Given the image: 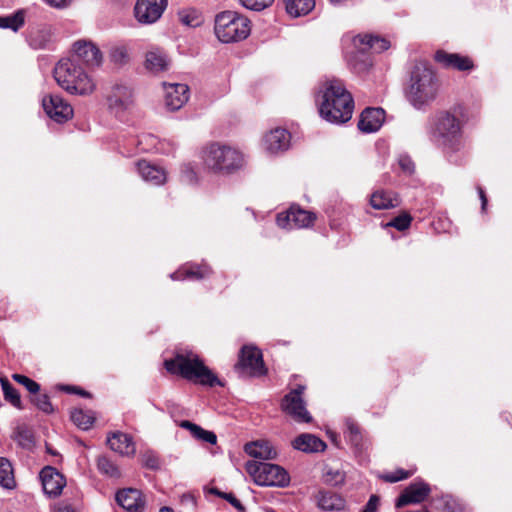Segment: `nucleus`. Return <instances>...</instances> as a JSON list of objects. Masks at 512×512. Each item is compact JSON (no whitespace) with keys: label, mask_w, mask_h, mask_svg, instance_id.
I'll return each mask as SVG.
<instances>
[{"label":"nucleus","mask_w":512,"mask_h":512,"mask_svg":"<svg viewBox=\"0 0 512 512\" xmlns=\"http://www.w3.org/2000/svg\"><path fill=\"white\" fill-rule=\"evenodd\" d=\"M319 114L332 124H344L352 118L354 99L342 81H325L316 96Z\"/></svg>","instance_id":"1"},{"label":"nucleus","mask_w":512,"mask_h":512,"mask_svg":"<svg viewBox=\"0 0 512 512\" xmlns=\"http://www.w3.org/2000/svg\"><path fill=\"white\" fill-rule=\"evenodd\" d=\"M439 89L440 83L434 71L424 64H417L411 71L405 96L415 109L422 110L436 100Z\"/></svg>","instance_id":"2"},{"label":"nucleus","mask_w":512,"mask_h":512,"mask_svg":"<svg viewBox=\"0 0 512 512\" xmlns=\"http://www.w3.org/2000/svg\"><path fill=\"white\" fill-rule=\"evenodd\" d=\"M164 366L171 374H177L181 377L205 386H222L223 384L217 376L204 365L199 356L191 351H179L172 359L165 360Z\"/></svg>","instance_id":"3"},{"label":"nucleus","mask_w":512,"mask_h":512,"mask_svg":"<svg viewBox=\"0 0 512 512\" xmlns=\"http://www.w3.org/2000/svg\"><path fill=\"white\" fill-rule=\"evenodd\" d=\"M54 78L58 85L70 94L85 96L96 88L93 79L75 59H61L54 68Z\"/></svg>","instance_id":"4"},{"label":"nucleus","mask_w":512,"mask_h":512,"mask_svg":"<svg viewBox=\"0 0 512 512\" xmlns=\"http://www.w3.org/2000/svg\"><path fill=\"white\" fill-rule=\"evenodd\" d=\"M430 137L446 153H454L464 147L461 122L449 112H440L435 116Z\"/></svg>","instance_id":"5"},{"label":"nucleus","mask_w":512,"mask_h":512,"mask_svg":"<svg viewBox=\"0 0 512 512\" xmlns=\"http://www.w3.org/2000/svg\"><path fill=\"white\" fill-rule=\"evenodd\" d=\"M204 167L213 173L231 174L244 164L243 154L236 148L220 143H211L202 151Z\"/></svg>","instance_id":"6"},{"label":"nucleus","mask_w":512,"mask_h":512,"mask_svg":"<svg viewBox=\"0 0 512 512\" xmlns=\"http://www.w3.org/2000/svg\"><path fill=\"white\" fill-rule=\"evenodd\" d=\"M214 31L223 43L242 41L250 34V20L235 11H223L215 17Z\"/></svg>","instance_id":"7"},{"label":"nucleus","mask_w":512,"mask_h":512,"mask_svg":"<svg viewBox=\"0 0 512 512\" xmlns=\"http://www.w3.org/2000/svg\"><path fill=\"white\" fill-rule=\"evenodd\" d=\"M246 470L259 486L286 487L290 483L287 471L277 464L248 461Z\"/></svg>","instance_id":"8"},{"label":"nucleus","mask_w":512,"mask_h":512,"mask_svg":"<svg viewBox=\"0 0 512 512\" xmlns=\"http://www.w3.org/2000/svg\"><path fill=\"white\" fill-rule=\"evenodd\" d=\"M109 110L118 118L130 112L134 106V92L131 86L125 83H116L107 95Z\"/></svg>","instance_id":"9"},{"label":"nucleus","mask_w":512,"mask_h":512,"mask_svg":"<svg viewBox=\"0 0 512 512\" xmlns=\"http://www.w3.org/2000/svg\"><path fill=\"white\" fill-rule=\"evenodd\" d=\"M304 391V385H298L295 389H292L282 399L281 408L296 422L310 423L312 416L306 409V402L303 399Z\"/></svg>","instance_id":"10"},{"label":"nucleus","mask_w":512,"mask_h":512,"mask_svg":"<svg viewBox=\"0 0 512 512\" xmlns=\"http://www.w3.org/2000/svg\"><path fill=\"white\" fill-rule=\"evenodd\" d=\"M168 6V0H136L133 15L141 25L158 22Z\"/></svg>","instance_id":"11"},{"label":"nucleus","mask_w":512,"mask_h":512,"mask_svg":"<svg viewBox=\"0 0 512 512\" xmlns=\"http://www.w3.org/2000/svg\"><path fill=\"white\" fill-rule=\"evenodd\" d=\"M236 369L246 371L251 376H262L266 374L261 351L250 345L242 347L239 356V362Z\"/></svg>","instance_id":"12"},{"label":"nucleus","mask_w":512,"mask_h":512,"mask_svg":"<svg viewBox=\"0 0 512 512\" xmlns=\"http://www.w3.org/2000/svg\"><path fill=\"white\" fill-rule=\"evenodd\" d=\"M315 219V214L292 206L286 212L279 213L276 222L279 227L284 229H299L309 227Z\"/></svg>","instance_id":"13"},{"label":"nucleus","mask_w":512,"mask_h":512,"mask_svg":"<svg viewBox=\"0 0 512 512\" xmlns=\"http://www.w3.org/2000/svg\"><path fill=\"white\" fill-rule=\"evenodd\" d=\"M46 114L57 123L68 121L73 116L72 106L59 95H48L42 100Z\"/></svg>","instance_id":"14"},{"label":"nucleus","mask_w":512,"mask_h":512,"mask_svg":"<svg viewBox=\"0 0 512 512\" xmlns=\"http://www.w3.org/2000/svg\"><path fill=\"white\" fill-rule=\"evenodd\" d=\"M76 62H83L87 67H99L102 64L103 56L99 48L90 41L80 40L73 45Z\"/></svg>","instance_id":"15"},{"label":"nucleus","mask_w":512,"mask_h":512,"mask_svg":"<svg viewBox=\"0 0 512 512\" xmlns=\"http://www.w3.org/2000/svg\"><path fill=\"white\" fill-rule=\"evenodd\" d=\"M165 105L171 111L179 110L189 99V87L184 83H163Z\"/></svg>","instance_id":"16"},{"label":"nucleus","mask_w":512,"mask_h":512,"mask_svg":"<svg viewBox=\"0 0 512 512\" xmlns=\"http://www.w3.org/2000/svg\"><path fill=\"white\" fill-rule=\"evenodd\" d=\"M430 494V487L428 484L417 481L411 483L404 489L396 501V507L401 508L409 504H418L423 502Z\"/></svg>","instance_id":"17"},{"label":"nucleus","mask_w":512,"mask_h":512,"mask_svg":"<svg viewBox=\"0 0 512 512\" xmlns=\"http://www.w3.org/2000/svg\"><path fill=\"white\" fill-rule=\"evenodd\" d=\"M40 478L43 491L50 497L58 496L65 486L63 475L51 466L44 467L41 470Z\"/></svg>","instance_id":"18"},{"label":"nucleus","mask_w":512,"mask_h":512,"mask_svg":"<svg viewBox=\"0 0 512 512\" xmlns=\"http://www.w3.org/2000/svg\"><path fill=\"white\" fill-rule=\"evenodd\" d=\"M144 66L153 74L166 72L170 69L171 59L162 48L152 47L145 54Z\"/></svg>","instance_id":"19"},{"label":"nucleus","mask_w":512,"mask_h":512,"mask_svg":"<svg viewBox=\"0 0 512 512\" xmlns=\"http://www.w3.org/2000/svg\"><path fill=\"white\" fill-rule=\"evenodd\" d=\"M385 119V111L382 108H366L360 115L358 128L363 133L378 131Z\"/></svg>","instance_id":"20"},{"label":"nucleus","mask_w":512,"mask_h":512,"mask_svg":"<svg viewBox=\"0 0 512 512\" xmlns=\"http://www.w3.org/2000/svg\"><path fill=\"white\" fill-rule=\"evenodd\" d=\"M263 144L270 153L285 151L290 145V134L286 129L276 128L264 136Z\"/></svg>","instance_id":"21"},{"label":"nucleus","mask_w":512,"mask_h":512,"mask_svg":"<svg viewBox=\"0 0 512 512\" xmlns=\"http://www.w3.org/2000/svg\"><path fill=\"white\" fill-rule=\"evenodd\" d=\"M109 447L122 456H133L136 452V446L132 437L123 432H114L107 438Z\"/></svg>","instance_id":"22"},{"label":"nucleus","mask_w":512,"mask_h":512,"mask_svg":"<svg viewBox=\"0 0 512 512\" xmlns=\"http://www.w3.org/2000/svg\"><path fill=\"white\" fill-rule=\"evenodd\" d=\"M244 451L251 457L260 460H272L278 455L275 446L268 440H257L245 444Z\"/></svg>","instance_id":"23"},{"label":"nucleus","mask_w":512,"mask_h":512,"mask_svg":"<svg viewBox=\"0 0 512 512\" xmlns=\"http://www.w3.org/2000/svg\"><path fill=\"white\" fill-rule=\"evenodd\" d=\"M137 171L141 178L151 185H162L166 181V172L164 169L145 160L137 162Z\"/></svg>","instance_id":"24"},{"label":"nucleus","mask_w":512,"mask_h":512,"mask_svg":"<svg viewBox=\"0 0 512 512\" xmlns=\"http://www.w3.org/2000/svg\"><path fill=\"white\" fill-rule=\"evenodd\" d=\"M116 501L129 512H139L144 506L140 491L133 488L119 491L116 494Z\"/></svg>","instance_id":"25"},{"label":"nucleus","mask_w":512,"mask_h":512,"mask_svg":"<svg viewBox=\"0 0 512 512\" xmlns=\"http://www.w3.org/2000/svg\"><path fill=\"white\" fill-rule=\"evenodd\" d=\"M353 44L355 47H358V45H362L363 49H365L367 52L369 50H372L376 53H381L389 49L390 47L389 40L371 34L357 35L353 39Z\"/></svg>","instance_id":"26"},{"label":"nucleus","mask_w":512,"mask_h":512,"mask_svg":"<svg viewBox=\"0 0 512 512\" xmlns=\"http://www.w3.org/2000/svg\"><path fill=\"white\" fill-rule=\"evenodd\" d=\"M292 444L295 449L307 453L324 451L326 448L325 442L315 435L308 433L296 437Z\"/></svg>","instance_id":"27"},{"label":"nucleus","mask_w":512,"mask_h":512,"mask_svg":"<svg viewBox=\"0 0 512 512\" xmlns=\"http://www.w3.org/2000/svg\"><path fill=\"white\" fill-rule=\"evenodd\" d=\"M210 268L206 265H189L183 266L170 275V278L174 281L192 279L200 280L207 277L210 274Z\"/></svg>","instance_id":"28"},{"label":"nucleus","mask_w":512,"mask_h":512,"mask_svg":"<svg viewBox=\"0 0 512 512\" xmlns=\"http://www.w3.org/2000/svg\"><path fill=\"white\" fill-rule=\"evenodd\" d=\"M355 48L357 51L350 56L348 60L349 66L355 73L362 74L367 72L372 66V58L370 54L363 49L362 45H358V47Z\"/></svg>","instance_id":"29"},{"label":"nucleus","mask_w":512,"mask_h":512,"mask_svg":"<svg viewBox=\"0 0 512 512\" xmlns=\"http://www.w3.org/2000/svg\"><path fill=\"white\" fill-rule=\"evenodd\" d=\"M370 204L374 209L385 210L397 207L399 199L391 192L376 190L370 197Z\"/></svg>","instance_id":"30"},{"label":"nucleus","mask_w":512,"mask_h":512,"mask_svg":"<svg viewBox=\"0 0 512 512\" xmlns=\"http://www.w3.org/2000/svg\"><path fill=\"white\" fill-rule=\"evenodd\" d=\"M317 504L324 511H339L345 506L344 500L333 492H320Z\"/></svg>","instance_id":"31"},{"label":"nucleus","mask_w":512,"mask_h":512,"mask_svg":"<svg viewBox=\"0 0 512 512\" xmlns=\"http://www.w3.org/2000/svg\"><path fill=\"white\" fill-rule=\"evenodd\" d=\"M286 11L294 17L306 15L315 7V0H284Z\"/></svg>","instance_id":"32"},{"label":"nucleus","mask_w":512,"mask_h":512,"mask_svg":"<svg viewBox=\"0 0 512 512\" xmlns=\"http://www.w3.org/2000/svg\"><path fill=\"white\" fill-rule=\"evenodd\" d=\"M179 426L184 429L189 430L191 432L192 436L198 440H202V441L207 442L212 445L216 444V442H217V436L215 435L214 432L204 430L200 426H198L190 421H187V420L181 421Z\"/></svg>","instance_id":"33"},{"label":"nucleus","mask_w":512,"mask_h":512,"mask_svg":"<svg viewBox=\"0 0 512 512\" xmlns=\"http://www.w3.org/2000/svg\"><path fill=\"white\" fill-rule=\"evenodd\" d=\"M177 15L180 23L187 27L195 28L203 23L202 13L195 8L181 9Z\"/></svg>","instance_id":"34"},{"label":"nucleus","mask_w":512,"mask_h":512,"mask_svg":"<svg viewBox=\"0 0 512 512\" xmlns=\"http://www.w3.org/2000/svg\"><path fill=\"white\" fill-rule=\"evenodd\" d=\"M25 23V11L20 9L7 16H0V28L17 32Z\"/></svg>","instance_id":"35"},{"label":"nucleus","mask_w":512,"mask_h":512,"mask_svg":"<svg viewBox=\"0 0 512 512\" xmlns=\"http://www.w3.org/2000/svg\"><path fill=\"white\" fill-rule=\"evenodd\" d=\"M0 384L3 391L4 399L18 409H22V402L19 392L4 377L0 378Z\"/></svg>","instance_id":"36"},{"label":"nucleus","mask_w":512,"mask_h":512,"mask_svg":"<svg viewBox=\"0 0 512 512\" xmlns=\"http://www.w3.org/2000/svg\"><path fill=\"white\" fill-rule=\"evenodd\" d=\"M0 485L6 489H11L15 486L12 465L4 457H0Z\"/></svg>","instance_id":"37"},{"label":"nucleus","mask_w":512,"mask_h":512,"mask_svg":"<svg viewBox=\"0 0 512 512\" xmlns=\"http://www.w3.org/2000/svg\"><path fill=\"white\" fill-rule=\"evenodd\" d=\"M97 468L100 473L108 477H120V471L118 467L106 456H99L97 458Z\"/></svg>","instance_id":"38"},{"label":"nucleus","mask_w":512,"mask_h":512,"mask_svg":"<svg viewBox=\"0 0 512 512\" xmlns=\"http://www.w3.org/2000/svg\"><path fill=\"white\" fill-rule=\"evenodd\" d=\"M70 417L73 423L83 430L89 429L94 422V417L91 413L81 409L73 410Z\"/></svg>","instance_id":"39"},{"label":"nucleus","mask_w":512,"mask_h":512,"mask_svg":"<svg viewBox=\"0 0 512 512\" xmlns=\"http://www.w3.org/2000/svg\"><path fill=\"white\" fill-rule=\"evenodd\" d=\"M51 34L49 30L42 29L32 32L29 36V44L34 49H42L46 47L50 41Z\"/></svg>","instance_id":"40"},{"label":"nucleus","mask_w":512,"mask_h":512,"mask_svg":"<svg viewBox=\"0 0 512 512\" xmlns=\"http://www.w3.org/2000/svg\"><path fill=\"white\" fill-rule=\"evenodd\" d=\"M345 425V437L352 445L359 446L362 440L359 426L352 419H347Z\"/></svg>","instance_id":"41"},{"label":"nucleus","mask_w":512,"mask_h":512,"mask_svg":"<svg viewBox=\"0 0 512 512\" xmlns=\"http://www.w3.org/2000/svg\"><path fill=\"white\" fill-rule=\"evenodd\" d=\"M434 59L445 68L451 67L452 60H460L463 64L466 63V57L456 53H448L444 50H438L434 55Z\"/></svg>","instance_id":"42"},{"label":"nucleus","mask_w":512,"mask_h":512,"mask_svg":"<svg viewBox=\"0 0 512 512\" xmlns=\"http://www.w3.org/2000/svg\"><path fill=\"white\" fill-rule=\"evenodd\" d=\"M14 440L22 447H29L33 443L32 432L24 425L17 426L14 431Z\"/></svg>","instance_id":"43"},{"label":"nucleus","mask_w":512,"mask_h":512,"mask_svg":"<svg viewBox=\"0 0 512 512\" xmlns=\"http://www.w3.org/2000/svg\"><path fill=\"white\" fill-rule=\"evenodd\" d=\"M35 396L31 398V401L34 405L46 414H50L54 411L53 405L50 402L48 395L46 394H34Z\"/></svg>","instance_id":"44"},{"label":"nucleus","mask_w":512,"mask_h":512,"mask_svg":"<svg viewBox=\"0 0 512 512\" xmlns=\"http://www.w3.org/2000/svg\"><path fill=\"white\" fill-rule=\"evenodd\" d=\"M411 221H412L411 216L407 213H403V214L393 218L388 223L384 224V227H393L399 231H403L410 226Z\"/></svg>","instance_id":"45"},{"label":"nucleus","mask_w":512,"mask_h":512,"mask_svg":"<svg viewBox=\"0 0 512 512\" xmlns=\"http://www.w3.org/2000/svg\"><path fill=\"white\" fill-rule=\"evenodd\" d=\"M13 379L23 385L31 394H37L40 390V385L25 375L14 374Z\"/></svg>","instance_id":"46"},{"label":"nucleus","mask_w":512,"mask_h":512,"mask_svg":"<svg viewBox=\"0 0 512 512\" xmlns=\"http://www.w3.org/2000/svg\"><path fill=\"white\" fill-rule=\"evenodd\" d=\"M412 474H413V471L397 469L395 472L386 473V474L381 475V478L386 482L395 483V482L409 478Z\"/></svg>","instance_id":"47"},{"label":"nucleus","mask_w":512,"mask_h":512,"mask_svg":"<svg viewBox=\"0 0 512 512\" xmlns=\"http://www.w3.org/2000/svg\"><path fill=\"white\" fill-rule=\"evenodd\" d=\"M180 506L182 508V512H196V498L190 493H183L180 496Z\"/></svg>","instance_id":"48"},{"label":"nucleus","mask_w":512,"mask_h":512,"mask_svg":"<svg viewBox=\"0 0 512 512\" xmlns=\"http://www.w3.org/2000/svg\"><path fill=\"white\" fill-rule=\"evenodd\" d=\"M241 4L250 10L261 11L273 3V0H240Z\"/></svg>","instance_id":"49"},{"label":"nucleus","mask_w":512,"mask_h":512,"mask_svg":"<svg viewBox=\"0 0 512 512\" xmlns=\"http://www.w3.org/2000/svg\"><path fill=\"white\" fill-rule=\"evenodd\" d=\"M142 462L145 467L156 470L160 467V460L158 455L153 451H146L142 455Z\"/></svg>","instance_id":"50"},{"label":"nucleus","mask_w":512,"mask_h":512,"mask_svg":"<svg viewBox=\"0 0 512 512\" xmlns=\"http://www.w3.org/2000/svg\"><path fill=\"white\" fill-rule=\"evenodd\" d=\"M128 57L127 51L124 47H115L111 50L110 58L111 61L116 64H123L126 62Z\"/></svg>","instance_id":"51"},{"label":"nucleus","mask_w":512,"mask_h":512,"mask_svg":"<svg viewBox=\"0 0 512 512\" xmlns=\"http://www.w3.org/2000/svg\"><path fill=\"white\" fill-rule=\"evenodd\" d=\"M398 163L403 172L411 174L414 171V163L409 156H400Z\"/></svg>","instance_id":"52"},{"label":"nucleus","mask_w":512,"mask_h":512,"mask_svg":"<svg viewBox=\"0 0 512 512\" xmlns=\"http://www.w3.org/2000/svg\"><path fill=\"white\" fill-rule=\"evenodd\" d=\"M379 503L380 498L377 495H371L362 512H377Z\"/></svg>","instance_id":"53"},{"label":"nucleus","mask_w":512,"mask_h":512,"mask_svg":"<svg viewBox=\"0 0 512 512\" xmlns=\"http://www.w3.org/2000/svg\"><path fill=\"white\" fill-rule=\"evenodd\" d=\"M220 495L224 499H226L239 512H244V506L241 504V502L232 493H221Z\"/></svg>","instance_id":"54"},{"label":"nucleus","mask_w":512,"mask_h":512,"mask_svg":"<svg viewBox=\"0 0 512 512\" xmlns=\"http://www.w3.org/2000/svg\"><path fill=\"white\" fill-rule=\"evenodd\" d=\"M473 67V64L469 58L466 57V63H462L460 60H452L451 67L460 71L469 70Z\"/></svg>","instance_id":"55"},{"label":"nucleus","mask_w":512,"mask_h":512,"mask_svg":"<svg viewBox=\"0 0 512 512\" xmlns=\"http://www.w3.org/2000/svg\"><path fill=\"white\" fill-rule=\"evenodd\" d=\"M46 3L56 9H65L72 4V0H45Z\"/></svg>","instance_id":"56"},{"label":"nucleus","mask_w":512,"mask_h":512,"mask_svg":"<svg viewBox=\"0 0 512 512\" xmlns=\"http://www.w3.org/2000/svg\"><path fill=\"white\" fill-rule=\"evenodd\" d=\"M183 173L185 174L187 180L189 181H193L194 178H195V172L193 171V169L191 168L190 165H185L183 167Z\"/></svg>","instance_id":"57"},{"label":"nucleus","mask_w":512,"mask_h":512,"mask_svg":"<svg viewBox=\"0 0 512 512\" xmlns=\"http://www.w3.org/2000/svg\"><path fill=\"white\" fill-rule=\"evenodd\" d=\"M63 389L68 392H74V393L80 394L81 396H85V397L88 396V393L86 391L78 389L76 387L64 386Z\"/></svg>","instance_id":"58"},{"label":"nucleus","mask_w":512,"mask_h":512,"mask_svg":"<svg viewBox=\"0 0 512 512\" xmlns=\"http://www.w3.org/2000/svg\"><path fill=\"white\" fill-rule=\"evenodd\" d=\"M327 481H330V479H327ZM331 481H333V483L335 485L340 484V483H342L344 481V476L339 471H336L334 473V477H333V479H331Z\"/></svg>","instance_id":"59"},{"label":"nucleus","mask_w":512,"mask_h":512,"mask_svg":"<svg viewBox=\"0 0 512 512\" xmlns=\"http://www.w3.org/2000/svg\"><path fill=\"white\" fill-rule=\"evenodd\" d=\"M478 192H479V196H480V199H481V208L484 211L485 208H486V205H487V198H486V195L484 193V190L481 187L478 188Z\"/></svg>","instance_id":"60"},{"label":"nucleus","mask_w":512,"mask_h":512,"mask_svg":"<svg viewBox=\"0 0 512 512\" xmlns=\"http://www.w3.org/2000/svg\"><path fill=\"white\" fill-rule=\"evenodd\" d=\"M57 512H75V510L69 506H65V507L59 508Z\"/></svg>","instance_id":"61"},{"label":"nucleus","mask_w":512,"mask_h":512,"mask_svg":"<svg viewBox=\"0 0 512 512\" xmlns=\"http://www.w3.org/2000/svg\"><path fill=\"white\" fill-rule=\"evenodd\" d=\"M159 512H173V510L171 508H169V507H163V508L160 509Z\"/></svg>","instance_id":"62"}]
</instances>
